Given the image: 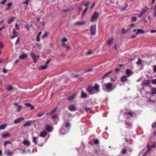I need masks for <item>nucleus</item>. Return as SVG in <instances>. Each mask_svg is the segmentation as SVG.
<instances>
[{
	"label": "nucleus",
	"mask_w": 156,
	"mask_h": 156,
	"mask_svg": "<svg viewBox=\"0 0 156 156\" xmlns=\"http://www.w3.org/2000/svg\"><path fill=\"white\" fill-rule=\"evenodd\" d=\"M99 15L97 12H94L91 16L90 22H93L97 20L99 17Z\"/></svg>",
	"instance_id": "nucleus-1"
},
{
	"label": "nucleus",
	"mask_w": 156,
	"mask_h": 156,
	"mask_svg": "<svg viewBox=\"0 0 156 156\" xmlns=\"http://www.w3.org/2000/svg\"><path fill=\"white\" fill-rule=\"evenodd\" d=\"M45 130L49 132H52L54 129V127L49 125H45Z\"/></svg>",
	"instance_id": "nucleus-2"
},
{
	"label": "nucleus",
	"mask_w": 156,
	"mask_h": 156,
	"mask_svg": "<svg viewBox=\"0 0 156 156\" xmlns=\"http://www.w3.org/2000/svg\"><path fill=\"white\" fill-rule=\"evenodd\" d=\"M90 31L91 35H94L96 32V26L92 25L90 26Z\"/></svg>",
	"instance_id": "nucleus-3"
},
{
	"label": "nucleus",
	"mask_w": 156,
	"mask_h": 156,
	"mask_svg": "<svg viewBox=\"0 0 156 156\" xmlns=\"http://www.w3.org/2000/svg\"><path fill=\"white\" fill-rule=\"evenodd\" d=\"M30 56L32 58L34 63L36 64L37 62V60L36 58V56L35 54L32 52L30 54Z\"/></svg>",
	"instance_id": "nucleus-4"
},
{
	"label": "nucleus",
	"mask_w": 156,
	"mask_h": 156,
	"mask_svg": "<svg viewBox=\"0 0 156 156\" xmlns=\"http://www.w3.org/2000/svg\"><path fill=\"white\" fill-rule=\"evenodd\" d=\"M151 81L150 80H144L141 82L142 85L148 86L150 84Z\"/></svg>",
	"instance_id": "nucleus-5"
},
{
	"label": "nucleus",
	"mask_w": 156,
	"mask_h": 156,
	"mask_svg": "<svg viewBox=\"0 0 156 156\" xmlns=\"http://www.w3.org/2000/svg\"><path fill=\"white\" fill-rule=\"evenodd\" d=\"M24 120V118L23 117H20V118L16 119L14 121V123L15 124H17L18 123H20L22 121Z\"/></svg>",
	"instance_id": "nucleus-6"
},
{
	"label": "nucleus",
	"mask_w": 156,
	"mask_h": 156,
	"mask_svg": "<svg viewBox=\"0 0 156 156\" xmlns=\"http://www.w3.org/2000/svg\"><path fill=\"white\" fill-rule=\"evenodd\" d=\"M68 109L71 111H74L76 109L75 105H70L69 106Z\"/></svg>",
	"instance_id": "nucleus-7"
},
{
	"label": "nucleus",
	"mask_w": 156,
	"mask_h": 156,
	"mask_svg": "<svg viewBox=\"0 0 156 156\" xmlns=\"http://www.w3.org/2000/svg\"><path fill=\"white\" fill-rule=\"evenodd\" d=\"M125 123H126V128L128 129H131L132 128L133 126L132 123L127 121L125 122Z\"/></svg>",
	"instance_id": "nucleus-8"
},
{
	"label": "nucleus",
	"mask_w": 156,
	"mask_h": 156,
	"mask_svg": "<svg viewBox=\"0 0 156 156\" xmlns=\"http://www.w3.org/2000/svg\"><path fill=\"white\" fill-rule=\"evenodd\" d=\"M34 122V120L27 121L26 123L23 124V126L25 127L27 126H30L31 125V124L33 123Z\"/></svg>",
	"instance_id": "nucleus-9"
},
{
	"label": "nucleus",
	"mask_w": 156,
	"mask_h": 156,
	"mask_svg": "<svg viewBox=\"0 0 156 156\" xmlns=\"http://www.w3.org/2000/svg\"><path fill=\"white\" fill-rule=\"evenodd\" d=\"M125 72L126 74L128 76H130L133 73L132 70L129 69H126Z\"/></svg>",
	"instance_id": "nucleus-10"
},
{
	"label": "nucleus",
	"mask_w": 156,
	"mask_h": 156,
	"mask_svg": "<svg viewBox=\"0 0 156 156\" xmlns=\"http://www.w3.org/2000/svg\"><path fill=\"white\" fill-rule=\"evenodd\" d=\"M127 79V77L126 75H124L121 77L120 80L122 82H126Z\"/></svg>",
	"instance_id": "nucleus-11"
},
{
	"label": "nucleus",
	"mask_w": 156,
	"mask_h": 156,
	"mask_svg": "<svg viewBox=\"0 0 156 156\" xmlns=\"http://www.w3.org/2000/svg\"><path fill=\"white\" fill-rule=\"evenodd\" d=\"M105 86L106 89L108 90L112 88V84L111 83H108L105 84Z\"/></svg>",
	"instance_id": "nucleus-12"
},
{
	"label": "nucleus",
	"mask_w": 156,
	"mask_h": 156,
	"mask_svg": "<svg viewBox=\"0 0 156 156\" xmlns=\"http://www.w3.org/2000/svg\"><path fill=\"white\" fill-rule=\"evenodd\" d=\"M2 136L3 138H5L7 137H9L11 136V135L9 133H8L4 132L2 134Z\"/></svg>",
	"instance_id": "nucleus-13"
},
{
	"label": "nucleus",
	"mask_w": 156,
	"mask_h": 156,
	"mask_svg": "<svg viewBox=\"0 0 156 156\" xmlns=\"http://www.w3.org/2000/svg\"><path fill=\"white\" fill-rule=\"evenodd\" d=\"M94 90L93 87L91 85L89 86L87 88V90L89 93H91Z\"/></svg>",
	"instance_id": "nucleus-14"
},
{
	"label": "nucleus",
	"mask_w": 156,
	"mask_h": 156,
	"mask_svg": "<svg viewBox=\"0 0 156 156\" xmlns=\"http://www.w3.org/2000/svg\"><path fill=\"white\" fill-rule=\"evenodd\" d=\"M145 33V31L141 29H138L137 30L136 34L137 35L139 34H143Z\"/></svg>",
	"instance_id": "nucleus-15"
},
{
	"label": "nucleus",
	"mask_w": 156,
	"mask_h": 156,
	"mask_svg": "<svg viewBox=\"0 0 156 156\" xmlns=\"http://www.w3.org/2000/svg\"><path fill=\"white\" fill-rule=\"evenodd\" d=\"M46 132L44 130H43L40 133L39 136L42 137H44L46 136Z\"/></svg>",
	"instance_id": "nucleus-16"
},
{
	"label": "nucleus",
	"mask_w": 156,
	"mask_h": 156,
	"mask_svg": "<svg viewBox=\"0 0 156 156\" xmlns=\"http://www.w3.org/2000/svg\"><path fill=\"white\" fill-rule=\"evenodd\" d=\"M12 34L13 35L11 37V39H13L15 37H17V33L15 31L14 29L13 30Z\"/></svg>",
	"instance_id": "nucleus-17"
},
{
	"label": "nucleus",
	"mask_w": 156,
	"mask_h": 156,
	"mask_svg": "<svg viewBox=\"0 0 156 156\" xmlns=\"http://www.w3.org/2000/svg\"><path fill=\"white\" fill-rule=\"evenodd\" d=\"M86 22L84 21L77 22L74 23L75 26L83 25L85 24Z\"/></svg>",
	"instance_id": "nucleus-18"
},
{
	"label": "nucleus",
	"mask_w": 156,
	"mask_h": 156,
	"mask_svg": "<svg viewBox=\"0 0 156 156\" xmlns=\"http://www.w3.org/2000/svg\"><path fill=\"white\" fill-rule=\"evenodd\" d=\"M27 57V55L26 54H24L20 56L19 58L20 59L24 60L26 59Z\"/></svg>",
	"instance_id": "nucleus-19"
},
{
	"label": "nucleus",
	"mask_w": 156,
	"mask_h": 156,
	"mask_svg": "<svg viewBox=\"0 0 156 156\" xmlns=\"http://www.w3.org/2000/svg\"><path fill=\"white\" fill-rule=\"evenodd\" d=\"M23 144L25 145L29 146L30 145V143L29 141L27 140H24L23 142Z\"/></svg>",
	"instance_id": "nucleus-20"
},
{
	"label": "nucleus",
	"mask_w": 156,
	"mask_h": 156,
	"mask_svg": "<svg viewBox=\"0 0 156 156\" xmlns=\"http://www.w3.org/2000/svg\"><path fill=\"white\" fill-rule=\"evenodd\" d=\"M112 72V71H111L109 72H107L105 73L103 76L102 78H104L107 77L110 74H111Z\"/></svg>",
	"instance_id": "nucleus-21"
},
{
	"label": "nucleus",
	"mask_w": 156,
	"mask_h": 156,
	"mask_svg": "<svg viewBox=\"0 0 156 156\" xmlns=\"http://www.w3.org/2000/svg\"><path fill=\"white\" fill-rule=\"evenodd\" d=\"M47 67L48 66L47 65H45V66H41L38 67V69L39 70H41L42 69H46Z\"/></svg>",
	"instance_id": "nucleus-22"
},
{
	"label": "nucleus",
	"mask_w": 156,
	"mask_h": 156,
	"mask_svg": "<svg viewBox=\"0 0 156 156\" xmlns=\"http://www.w3.org/2000/svg\"><path fill=\"white\" fill-rule=\"evenodd\" d=\"M127 114V115H130V116L132 117L133 116V115L134 114V112L132 111H131L130 112H128L127 113H125L124 114V115H126V114Z\"/></svg>",
	"instance_id": "nucleus-23"
},
{
	"label": "nucleus",
	"mask_w": 156,
	"mask_h": 156,
	"mask_svg": "<svg viewBox=\"0 0 156 156\" xmlns=\"http://www.w3.org/2000/svg\"><path fill=\"white\" fill-rule=\"evenodd\" d=\"M93 88L94 89V90H96L97 91H99V85L97 84H95L94 86L93 87Z\"/></svg>",
	"instance_id": "nucleus-24"
},
{
	"label": "nucleus",
	"mask_w": 156,
	"mask_h": 156,
	"mask_svg": "<svg viewBox=\"0 0 156 156\" xmlns=\"http://www.w3.org/2000/svg\"><path fill=\"white\" fill-rule=\"evenodd\" d=\"M87 10V8H85L84 9L81 14V16L82 18H83L85 16Z\"/></svg>",
	"instance_id": "nucleus-25"
},
{
	"label": "nucleus",
	"mask_w": 156,
	"mask_h": 156,
	"mask_svg": "<svg viewBox=\"0 0 156 156\" xmlns=\"http://www.w3.org/2000/svg\"><path fill=\"white\" fill-rule=\"evenodd\" d=\"M15 18V17H11L9 18L7 21L8 24H10L14 20Z\"/></svg>",
	"instance_id": "nucleus-26"
},
{
	"label": "nucleus",
	"mask_w": 156,
	"mask_h": 156,
	"mask_svg": "<svg viewBox=\"0 0 156 156\" xmlns=\"http://www.w3.org/2000/svg\"><path fill=\"white\" fill-rule=\"evenodd\" d=\"M81 97L83 98H86L87 97V94L85 93L84 92L82 91L81 94Z\"/></svg>",
	"instance_id": "nucleus-27"
},
{
	"label": "nucleus",
	"mask_w": 156,
	"mask_h": 156,
	"mask_svg": "<svg viewBox=\"0 0 156 156\" xmlns=\"http://www.w3.org/2000/svg\"><path fill=\"white\" fill-rule=\"evenodd\" d=\"M7 125L5 124H3L0 126V129H4L7 126Z\"/></svg>",
	"instance_id": "nucleus-28"
},
{
	"label": "nucleus",
	"mask_w": 156,
	"mask_h": 156,
	"mask_svg": "<svg viewBox=\"0 0 156 156\" xmlns=\"http://www.w3.org/2000/svg\"><path fill=\"white\" fill-rule=\"evenodd\" d=\"M75 97V95L74 94H73L72 96L69 97L68 98V100L71 101L73 100Z\"/></svg>",
	"instance_id": "nucleus-29"
},
{
	"label": "nucleus",
	"mask_w": 156,
	"mask_h": 156,
	"mask_svg": "<svg viewBox=\"0 0 156 156\" xmlns=\"http://www.w3.org/2000/svg\"><path fill=\"white\" fill-rule=\"evenodd\" d=\"M147 147V151L149 152L151 150V149L152 148L150 145L149 144H147L146 146Z\"/></svg>",
	"instance_id": "nucleus-30"
},
{
	"label": "nucleus",
	"mask_w": 156,
	"mask_h": 156,
	"mask_svg": "<svg viewBox=\"0 0 156 156\" xmlns=\"http://www.w3.org/2000/svg\"><path fill=\"white\" fill-rule=\"evenodd\" d=\"M57 109L56 108H55L52 109L51 110V113L50 114V115H52L53 114L55 113L57 111Z\"/></svg>",
	"instance_id": "nucleus-31"
},
{
	"label": "nucleus",
	"mask_w": 156,
	"mask_h": 156,
	"mask_svg": "<svg viewBox=\"0 0 156 156\" xmlns=\"http://www.w3.org/2000/svg\"><path fill=\"white\" fill-rule=\"evenodd\" d=\"M25 104L26 105L30 107L31 110L33 109L34 108V107L30 103H25Z\"/></svg>",
	"instance_id": "nucleus-32"
},
{
	"label": "nucleus",
	"mask_w": 156,
	"mask_h": 156,
	"mask_svg": "<svg viewBox=\"0 0 156 156\" xmlns=\"http://www.w3.org/2000/svg\"><path fill=\"white\" fill-rule=\"evenodd\" d=\"M48 34V33L47 32H46L44 33V34L42 36V38L43 39H44L46 37Z\"/></svg>",
	"instance_id": "nucleus-33"
},
{
	"label": "nucleus",
	"mask_w": 156,
	"mask_h": 156,
	"mask_svg": "<svg viewBox=\"0 0 156 156\" xmlns=\"http://www.w3.org/2000/svg\"><path fill=\"white\" fill-rule=\"evenodd\" d=\"M142 60L140 58L138 59V61L136 62V64L138 65H141L142 63Z\"/></svg>",
	"instance_id": "nucleus-34"
},
{
	"label": "nucleus",
	"mask_w": 156,
	"mask_h": 156,
	"mask_svg": "<svg viewBox=\"0 0 156 156\" xmlns=\"http://www.w3.org/2000/svg\"><path fill=\"white\" fill-rule=\"evenodd\" d=\"M6 154L8 156H11L12 154V153L9 150H8L6 152Z\"/></svg>",
	"instance_id": "nucleus-35"
},
{
	"label": "nucleus",
	"mask_w": 156,
	"mask_h": 156,
	"mask_svg": "<svg viewBox=\"0 0 156 156\" xmlns=\"http://www.w3.org/2000/svg\"><path fill=\"white\" fill-rule=\"evenodd\" d=\"M44 112L38 113L37 114V116L38 118H39L43 116L44 115Z\"/></svg>",
	"instance_id": "nucleus-36"
},
{
	"label": "nucleus",
	"mask_w": 156,
	"mask_h": 156,
	"mask_svg": "<svg viewBox=\"0 0 156 156\" xmlns=\"http://www.w3.org/2000/svg\"><path fill=\"white\" fill-rule=\"evenodd\" d=\"M152 93L153 94H156V88H153L152 89Z\"/></svg>",
	"instance_id": "nucleus-37"
},
{
	"label": "nucleus",
	"mask_w": 156,
	"mask_h": 156,
	"mask_svg": "<svg viewBox=\"0 0 156 156\" xmlns=\"http://www.w3.org/2000/svg\"><path fill=\"white\" fill-rule=\"evenodd\" d=\"M38 137H33V141L34 142L35 144H37L36 140L37 139H38Z\"/></svg>",
	"instance_id": "nucleus-38"
},
{
	"label": "nucleus",
	"mask_w": 156,
	"mask_h": 156,
	"mask_svg": "<svg viewBox=\"0 0 156 156\" xmlns=\"http://www.w3.org/2000/svg\"><path fill=\"white\" fill-rule=\"evenodd\" d=\"M11 144V142H10V141H5L4 144V146H6L8 144Z\"/></svg>",
	"instance_id": "nucleus-39"
},
{
	"label": "nucleus",
	"mask_w": 156,
	"mask_h": 156,
	"mask_svg": "<svg viewBox=\"0 0 156 156\" xmlns=\"http://www.w3.org/2000/svg\"><path fill=\"white\" fill-rule=\"evenodd\" d=\"M112 41L113 39H110V40L108 41L107 44L108 46L111 45Z\"/></svg>",
	"instance_id": "nucleus-40"
},
{
	"label": "nucleus",
	"mask_w": 156,
	"mask_h": 156,
	"mask_svg": "<svg viewBox=\"0 0 156 156\" xmlns=\"http://www.w3.org/2000/svg\"><path fill=\"white\" fill-rule=\"evenodd\" d=\"M146 11V9L144 8H143L140 12L143 15Z\"/></svg>",
	"instance_id": "nucleus-41"
},
{
	"label": "nucleus",
	"mask_w": 156,
	"mask_h": 156,
	"mask_svg": "<svg viewBox=\"0 0 156 156\" xmlns=\"http://www.w3.org/2000/svg\"><path fill=\"white\" fill-rule=\"evenodd\" d=\"M71 126V124L69 122H67L65 125V127L67 128H69Z\"/></svg>",
	"instance_id": "nucleus-42"
},
{
	"label": "nucleus",
	"mask_w": 156,
	"mask_h": 156,
	"mask_svg": "<svg viewBox=\"0 0 156 156\" xmlns=\"http://www.w3.org/2000/svg\"><path fill=\"white\" fill-rule=\"evenodd\" d=\"M137 20V18L136 16H133L132 17L131 20L132 21L135 22Z\"/></svg>",
	"instance_id": "nucleus-43"
},
{
	"label": "nucleus",
	"mask_w": 156,
	"mask_h": 156,
	"mask_svg": "<svg viewBox=\"0 0 156 156\" xmlns=\"http://www.w3.org/2000/svg\"><path fill=\"white\" fill-rule=\"evenodd\" d=\"M40 140H41V143H40L39 145L40 146H43V144H44V139H40Z\"/></svg>",
	"instance_id": "nucleus-44"
},
{
	"label": "nucleus",
	"mask_w": 156,
	"mask_h": 156,
	"mask_svg": "<svg viewBox=\"0 0 156 156\" xmlns=\"http://www.w3.org/2000/svg\"><path fill=\"white\" fill-rule=\"evenodd\" d=\"M58 116V115L56 114L52 116V118L53 119H55L57 118Z\"/></svg>",
	"instance_id": "nucleus-45"
},
{
	"label": "nucleus",
	"mask_w": 156,
	"mask_h": 156,
	"mask_svg": "<svg viewBox=\"0 0 156 156\" xmlns=\"http://www.w3.org/2000/svg\"><path fill=\"white\" fill-rule=\"evenodd\" d=\"M92 70H93L92 68H90V69H88L87 70H85V71H84L83 72H84V73H86L87 72H88L91 71H92Z\"/></svg>",
	"instance_id": "nucleus-46"
},
{
	"label": "nucleus",
	"mask_w": 156,
	"mask_h": 156,
	"mask_svg": "<svg viewBox=\"0 0 156 156\" xmlns=\"http://www.w3.org/2000/svg\"><path fill=\"white\" fill-rule=\"evenodd\" d=\"M6 0H3L0 2V4L1 5H4L5 3L6 2Z\"/></svg>",
	"instance_id": "nucleus-47"
},
{
	"label": "nucleus",
	"mask_w": 156,
	"mask_h": 156,
	"mask_svg": "<svg viewBox=\"0 0 156 156\" xmlns=\"http://www.w3.org/2000/svg\"><path fill=\"white\" fill-rule=\"evenodd\" d=\"M128 4H126L125 5V6L124 7H122L121 8V9L122 10H123L125 9L128 6Z\"/></svg>",
	"instance_id": "nucleus-48"
},
{
	"label": "nucleus",
	"mask_w": 156,
	"mask_h": 156,
	"mask_svg": "<svg viewBox=\"0 0 156 156\" xmlns=\"http://www.w3.org/2000/svg\"><path fill=\"white\" fill-rule=\"evenodd\" d=\"M126 151H127V149L126 148H124V149H123V150L122 151V153L124 154H126Z\"/></svg>",
	"instance_id": "nucleus-49"
},
{
	"label": "nucleus",
	"mask_w": 156,
	"mask_h": 156,
	"mask_svg": "<svg viewBox=\"0 0 156 156\" xmlns=\"http://www.w3.org/2000/svg\"><path fill=\"white\" fill-rule=\"evenodd\" d=\"M121 70V69L119 68H116L115 69V71L116 73H118Z\"/></svg>",
	"instance_id": "nucleus-50"
},
{
	"label": "nucleus",
	"mask_w": 156,
	"mask_h": 156,
	"mask_svg": "<svg viewBox=\"0 0 156 156\" xmlns=\"http://www.w3.org/2000/svg\"><path fill=\"white\" fill-rule=\"evenodd\" d=\"M20 37H19L16 40L15 43V44L16 45H17L18 44V43H19V42L20 41Z\"/></svg>",
	"instance_id": "nucleus-51"
},
{
	"label": "nucleus",
	"mask_w": 156,
	"mask_h": 156,
	"mask_svg": "<svg viewBox=\"0 0 156 156\" xmlns=\"http://www.w3.org/2000/svg\"><path fill=\"white\" fill-rule=\"evenodd\" d=\"M8 90L9 91H10L12 90V87L11 85L9 86L8 87Z\"/></svg>",
	"instance_id": "nucleus-52"
},
{
	"label": "nucleus",
	"mask_w": 156,
	"mask_h": 156,
	"mask_svg": "<svg viewBox=\"0 0 156 156\" xmlns=\"http://www.w3.org/2000/svg\"><path fill=\"white\" fill-rule=\"evenodd\" d=\"M72 75H73V77H74V78L78 77L80 76L79 74H76V75H75L74 74H73Z\"/></svg>",
	"instance_id": "nucleus-53"
},
{
	"label": "nucleus",
	"mask_w": 156,
	"mask_h": 156,
	"mask_svg": "<svg viewBox=\"0 0 156 156\" xmlns=\"http://www.w3.org/2000/svg\"><path fill=\"white\" fill-rule=\"evenodd\" d=\"M22 106H19L18 108L17 109V112L20 111L22 109Z\"/></svg>",
	"instance_id": "nucleus-54"
},
{
	"label": "nucleus",
	"mask_w": 156,
	"mask_h": 156,
	"mask_svg": "<svg viewBox=\"0 0 156 156\" xmlns=\"http://www.w3.org/2000/svg\"><path fill=\"white\" fill-rule=\"evenodd\" d=\"M99 143V141L98 140L96 139L94 141V144H98Z\"/></svg>",
	"instance_id": "nucleus-55"
},
{
	"label": "nucleus",
	"mask_w": 156,
	"mask_h": 156,
	"mask_svg": "<svg viewBox=\"0 0 156 156\" xmlns=\"http://www.w3.org/2000/svg\"><path fill=\"white\" fill-rule=\"evenodd\" d=\"M152 83L153 84H156V79H152L151 80Z\"/></svg>",
	"instance_id": "nucleus-56"
},
{
	"label": "nucleus",
	"mask_w": 156,
	"mask_h": 156,
	"mask_svg": "<svg viewBox=\"0 0 156 156\" xmlns=\"http://www.w3.org/2000/svg\"><path fill=\"white\" fill-rule=\"evenodd\" d=\"M89 3H90L89 2H87L84 5L86 7L85 8H87V9H88Z\"/></svg>",
	"instance_id": "nucleus-57"
},
{
	"label": "nucleus",
	"mask_w": 156,
	"mask_h": 156,
	"mask_svg": "<svg viewBox=\"0 0 156 156\" xmlns=\"http://www.w3.org/2000/svg\"><path fill=\"white\" fill-rule=\"evenodd\" d=\"M67 40L66 38H64L62 40V43L67 41Z\"/></svg>",
	"instance_id": "nucleus-58"
},
{
	"label": "nucleus",
	"mask_w": 156,
	"mask_h": 156,
	"mask_svg": "<svg viewBox=\"0 0 156 156\" xmlns=\"http://www.w3.org/2000/svg\"><path fill=\"white\" fill-rule=\"evenodd\" d=\"M36 41L38 42H39L40 41V36L37 35L36 37Z\"/></svg>",
	"instance_id": "nucleus-59"
},
{
	"label": "nucleus",
	"mask_w": 156,
	"mask_h": 156,
	"mask_svg": "<svg viewBox=\"0 0 156 156\" xmlns=\"http://www.w3.org/2000/svg\"><path fill=\"white\" fill-rule=\"evenodd\" d=\"M153 72L155 73L156 72V65L153 66Z\"/></svg>",
	"instance_id": "nucleus-60"
},
{
	"label": "nucleus",
	"mask_w": 156,
	"mask_h": 156,
	"mask_svg": "<svg viewBox=\"0 0 156 156\" xmlns=\"http://www.w3.org/2000/svg\"><path fill=\"white\" fill-rule=\"evenodd\" d=\"M2 72L4 73H6L7 72V70L5 68H3L2 69Z\"/></svg>",
	"instance_id": "nucleus-61"
},
{
	"label": "nucleus",
	"mask_w": 156,
	"mask_h": 156,
	"mask_svg": "<svg viewBox=\"0 0 156 156\" xmlns=\"http://www.w3.org/2000/svg\"><path fill=\"white\" fill-rule=\"evenodd\" d=\"M12 2H9L7 4V7H10L12 6Z\"/></svg>",
	"instance_id": "nucleus-62"
},
{
	"label": "nucleus",
	"mask_w": 156,
	"mask_h": 156,
	"mask_svg": "<svg viewBox=\"0 0 156 156\" xmlns=\"http://www.w3.org/2000/svg\"><path fill=\"white\" fill-rule=\"evenodd\" d=\"M136 36L135 35H132L130 37V38L131 39H133L136 38Z\"/></svg>",
	"instance_id": "nucleus-63"
},
{
	"label": "nucleus",
	"mask_w": 156,
	"mask_h": 156,
	"mask_svg": "<svg viewBox=\"0 0 156 156\" xmlns=\"http://www.w3.org/2000/svg\"><path fill=\"white\" fill-rule=\"evenodd\" d=\"M149 153V152L146 151L143 155L142 156H147V154Z\"/></svg>",
	"instance_id": "nucleus-64"
}]
</instances>
